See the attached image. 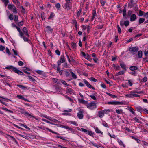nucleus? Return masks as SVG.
<instances>
[{
  "mask_svg": "<svg viewBox=\"0 0 148 148\" xmlns=\"http://www.w3.org/2000/svg\"><path fill=\"white\" fill-rule=\"evenodd\" d=\"M80 131L82 132H83L84 133H86H86H87L88 132V130H87L86 129H85L84 128H81L80 130Z\"/></svg>",
  "mask_w": 148,
  "mask_h": 148,
  "instance_id": "42",
  "label": "nucleus"
},
{
  "mask_svg": "<svg viewBox=\"0 0 148 148\" xmlns=\"http://www.w3.org/2000/svg\"><path fill=\"white\" fill-rule=\"evenodd\" d=\"M15 7V6L14 5H11L10 4H9L8 6V8L9 9L11 10H12Z\"/></svg>",
  "mask_w": 148,
  "mask_h": 148,
  "instance_id": "30",
  "label": "nucleus"
},
{
  "mask_svg": "<svg viewBox=\"0 0 148 148\" xmlns=\"http://www.w3.org/2000/svg\"><path fill=\"white\" fill-rule=\"evenodd\" d=\"M145 21V19L143 18H140L139 20V23L140 24L143 23Z\"/></svg>",
  "mask_w": 148,
  "mask_h": 148,
  "instance_id": "44",
  "label": "nucleus"
},
{
  "mask_svg": "<svg viewBox=\"0 0 148 148\" xmlns=\"http://www.w3.org/2000/svg\"><path fill=\"white\" fill-rule=\"evenodd\" d=\"M23 62L21 61H19L18 62V64L20 66H23Z\"/></svg>",
  "mask_w": 148,
  "mask_h": 148,
  "instance_id": "63",
  "label": "nucleus"
},
{
  "mask_svg": "<svg viewBox=\"0 0 148 148\" xmlns=\"http://www.w3.org/2000/svg\"><path fill=\"white\" fill-rule=\"evenodd\" d=\"M84 110L82 109H81L77 113V116L80 119H82L83 118Z\"/></svg>",
  "mask_w": 148,
  "mask_h": 148,
  "instance_id": "7",
  "label": "nucleus"
},
{
  "mask_svg": "<svg viewBox=\"0 0 148 148\" xmlns=\"http://www.w3.org/2000/svg\"><path fill=\"white\" fill-rule=\"evenodd\" d=\"M132 139H134L135 140H136L137 142V143H140L141 141L140 140L137 139V138L133 136H132Z\"/></svg>",
  "mask_w": 148,
  "mask_h": 148,
  "instance_id": "33",
  "label": "nucleus"
},
{
  "mask_svg": "<svg viewBox=\"0 0 148 148\" xmlns=\"http://www.w3.org/2000/svg\"><path fill=\"white\" fill-rule=\"evenodd\" d=\"M6 53H7L9 55H11V53L7 47H6Z\"/></svg>",
  "mask_w": 148,
  "mask_h": 148,
  "instance_id": "50",
  "label": "nucleus"
},
{
  "mask_svg": "<svg viewBox=\"0 0 148 148\" xmlns=\"http://www.w3.org/2000/svg\"><path fill=\"white\" fill-rule=\"evenodd\" d=\"M65 61L64 57L63 55L61 56L58 62V66H59L60 65L61 63H63Z\"/></svg>",
  "mask_w": 148,
  "mask_h": 148,
  "instance_id": "6",
  "label": "nucleus"
},
{
  "mask_svg": "<svg viewBox=\"0 0 148 148\" xmlns=\"http://www.w3.org/2000/svg\"><path fill=\"white\" fill-rule=\"evenodd\" d=\"M71 3H69V2H66L64 5V7L67 10H69L71 8L70 5H71Z\"/></svg>",
  "mask_w": 148,
  "mask_h": 148,
  "instance_id": "11",
  "label": "nucleus"
},
{
  "mask_svg": "<svg viewBox=\"0 0 148 148\" xmlns=\"http://www.w3.org/2000/svg\"><path fill=\"white\" fill-rule=\"evenodd\" d=\"M144 12L143 11L140 10L139 11V13L140 16H142L143 15H144Z\"/></svg>",
  "mask_w": 148,
  "mask_h": 148,
  "instance_id": "58",
  "label": "nucleus"
},
{
  "mask_svg": "<svg viewBox=\"0 0 148 148\" xmlns=\"http://www.w3.org/2000/svg\"><path fill=\"white\" fill-rule=\"evenodd\" d=\"M46 129L47 130L49 131L50 132H51V133H54V134H57V133L52 131L51 130L49 129V128H46Z\"/></svg>",
  "mask_w": 148,
  "mask_h": 148,
  "instance_id": "55",
  "label": "nucleus"
},
{
  "mask_svg": "<svg viewBox=\"0 0 148 148\" xmlns=\"http://www.w3.org/2000/svg\"><path fill=\"white\" fill-rule=\"evenodd\" d=\"M14 20L16 21V23L18 21V16L15 15L14 16Z\"/></svg>",
  "mask_w": 148,
  "mask_h": 148,
  "instance_id": "46",
  "label": "nucleus"
},
{
  "mask_svg": "<svg viewBox=\"0 0 148 148\" xmlns=\"http://www.w3.org/2000/svg\"><path fill=\"white\" fill-rule=\"evenodd\" d=\"M55 15L54 14L53 12H51L50 15V16L49 17L48 19H50L52 18Z\"/></svg>",
  "mask_w": 148,
  "mask_h": 148,
  "instance_id": "38",
  "label": "nucleus"
},
{
  "mask_svg": "<svg viewBox=\"0 0 148 148\" xmlns=\"http://www.w3.org/2000/svg\"><path fill=\"white\" fill-rule=\"evenodd\" d=\"M126 9L125 8L123 11V15L124 17L126 15Z\"/></svg>",
  "mask_w": 148,
  "mask_h": 148,
  "instance_id": "37",
  "label": "nucleus"
},
{
  "mask_svg": "<svg viewBox=\"0 0 148 148\" xmlns=\"http://www.w3.org/2000/svg\"><path fill=\"white\" fill-rule=\"evenodd\" d=\"M123 104V103L121 102L115 101V105H122Z\"/></svg>",
  "mask_w": 148,
  "mask_h": 148,
  "instance_id": "60",
  "label": "nucleus"
},
{
  "mask_svg": "<svg viewBox=\"0 0 148 148\" xmlns=\"http://www.w3.org/2000/svg\"><path fill=\"white\" fill-rule=\"evenodd\" d=\"M11 10L12 11V12L14 13H17L16 8L15 7Z\"/></svg>",
  "mask_w": 148,
  "mask_h": 148,
  "instance_id": "62",
  "label": "nucleus"
},
{
  "mask_svg": "<svg viewBox=\"0 0 148 148\" xmlns=\"http://www.w3.org/2000/svg\"><path fill=\"white\" fill-rule=\"evenodd\" d=\"M147 77L146 76H145V77L142 80V81L141 82H142V81H143V82H145L147 81Z\"/></svg>",
  "mask_w": 148,
  "mask_h": 148,
  "instance_id": "51",
  "label": "nucleus"
},
{
  "mask_svg": "<svg viewBox=\"0 0 148 148\" xmlns=\"http://www.w3.org/2000/svg\"><path fill=\"white\" fill-rule=\"evenodd\" d=\"M36 73L39 74H43L44 73V72L43 71L40 70H38L36 71Z\"/></svg>",
  "mask_w": 148,
  "mask_h": 148,
  "instance_id": "48",
  "label": "nucleus"
},
{
  "mask_svg": "<svg viewBox=\"0 0 148 148\" xmlns=\"http://www.w3.org/2000/svg\"><path fill=\"white\" fill-rule=\"evenodd\" d=\"M53 88L55 89L56 92H57L59 93L60 92V90H61V88L60 87L54 86Z\"/></svg>",
  "mask_w": 148,
  "mask_h": 148,
  "instance_id": "16",
  "label": "nucleus"
},
{
  "mask_svg": "<svg viewBox=\"0 0 148 148\" xmlns=\"http://www.w3.org/2000/svg\"><path fill=\"white\" fill-rule=\"evenodd\" d=\"M70 73H71V74H74V73H73L71 71V69H69L67 70V73L68 74H69Z\"/></svg>",
  "mask_w": 148,
  "mask_h": 148,
  "instance_id": "59",
  "label": "nucleus"
},
{
  "mask_svg": "<svg viewBox=\"0 0 148 148\" xmlns=\"http://www.w3.org/2000/svg\"><path fill=\"white\" fill-rule=\"evenodd\" d=\"M108 104H111L115 105V101H109L107 103Z\"/></svg>",
  "mask_w": 148,
  "mask_h": 148,
  "instance_id": "53",
  "label": "nucleus"
},
{
  "mask_svg": "<svg viewBox=\"0 0 148 148\" xmlns=\"http://www.w3.org/2000/svg\"><path fill=\"white\" fill-rule=\"evenodd\" d=\"M16 28L17 29V30L19 32L20 36L23 33L22 31L18 27H16Z\"/></svg>",
  "mask_w": 148,
  "mask_h": 148,
  "instance_id": "41",
  "label": "nucleus"
},
{
  "mask_svg": "<svg viewBox=\"0 0 148 148\" xmlns=\"http://www.w3.org/2000/svg\"><path fill=\"white\" fill-rule=\"evenodd\" d=\"M98 116L100 118H102L104 115V113L102 110H101L98 112Z\"/></svg>",
  "mask_w": 148,
  "mask_h": 148,
  "instance_id": "15",
  "label": "nucleus"
},
{
  "mask_svg": "<svg viewBox=\"0 0 148 148\" xmlns=\"http://www.w3.org/2000/svg\"><path fill=\"white\" fill-rule=\"evenodd\" d=\"M29 79H30L32 81L34 82L35 81V79H34L32 77L30 76H28Z\"/></svg>",
  "mask_w": 148,
  "mask_h": 148,
  "instance_id": "52",
  "label": "nucleus"
},
{
  "mask_svg": "<svg viewBox=\"0 0 148 148\" xmlns=\"http://www.w3.org/2000/svg\"><path fill=\"white\" fill-rule=\"evenodd\" d=\"M12 1L17 6H19L20 5V4L18 0H12Z\"/></svg>",
  "mask_w": 148,
  "mask_h": 148,
  "instance_id": "23",
  "label": "nucleus"
},
{
  "mask_svg": "<svg viewBox=\"0 0 148 148\" xmlns=\"http://www.w3.org/2000/svg\"><path fill=\"white\" fill-rule=\"evenodd\" d=\"M103 88L106 89V86L104 83H101L100 85Z\"/></svg>",
  "mask_w": 148,
  "mask_h": 148,
  "instance_id": "64",
  "label": "nucleus"
},
{
  "mask_svg": "<svg viewBox=\"0 0 148 148\" xmlns=\"http://www.w3.org/2000/svg\"><path fill=\"white\" fill-rule=\"evenodd\" d=\"M136 19V15L134 14H132L130 16V21L131 22L134 21H135Z\"/></svg>",
  "mask_w": 148,
  "mask_h": 148,
  "instance_id": "13",
  "label": "nucleus"
},
{
  "mask_svg": "<svg viewBox=\"0 0 148 148\" xmlns=\"http://www.w3.org/2000/svg\"><path fill=\"white\" fill-rule=\"evenodd\" d=\"M45 31L48 33H52L53 31V29L51 28V26H47L45 28Z\"/></svg>",
  "mask_w": 148,
  "mask_h": 148,
  "instance_id": "10",
  "label": "nucleus"
},
{
  "mask_svg": "<svg viewBox=\"0 0 148 148\" xmlns=\"http://www.w3.org/2000/svg\"><path fill=\"white\" fill-rule=\"evenodd\" d=\"M73 90L70 88H69L68 89H67L66 90V92L67 93H68L70 94H71L72 93H73Z\"/></svg>",
  "mask_w": 148,
  "mask_h": 148,
  "instance_id": "22",
  "label": "nucleus"
},
{
  "mask_svg": "<svg viewBox=\"0 0 148 148\" xmlns=\"http://www.w3.org/2000/svg\"><path fill=\"white\" fill-rule=\"evenodd\" d=\"M60 82L62 84H63L64 85H66V86H69V85L67 83H66V82L64 80H60Z\"/></svg>",
  "mask_w": 148,
  "mask_h": 148,
  "instance_id": "45",
  "label": "nucleus"
},
{
  "mask_svg": "<svg viewBox=\"0 0 148 148\" xmlns=\"http://www.w3.org/2000/svg\"><path fill=\"white\" fill-rule=\"evenodd\" d=\"M22 31L23 32V33L24 34H25L27 37H29V36L28 32V30L25 27H24L23 28Z\"/></svg>",
  "mask_w": 148,
  "mask_h": 148,
  "instance_id": "12",
  "label": "nucleus"
},
{
  "mask_svg": "<svg viewBox=\"0 0 148 148\" xmlns=\"http://www.w3.org/2000/svg\"><path fill=\"white\" fill-rule=\"evenodd\" d=\"M126 96L129 98H133L132 94V91L130 92V94L126 95Z\"/></svg>",
  "mask_w": 148,
  "mask_h": 148,
  "instance_id": "47",
  "label": "nucleus"
},
{
  "mask_svg": "<svg viewBox=\"0 0 148 148\" xmlns=\"http://www.w3.org/2000/svg\"><path fill=\"white\" fill-rule=\"evenodd\" d=\"M3 2H4L5 4V6H6L7 4L9 3V1L8 0H2Z\"/></svg>",
  "mask_w": 148,
  "mask_h": 148,
  "instance_id": "61",
  "label": "nucleus"
},
{
  "mask_svg": "<svg viewBox=\"0 0 148 148\" xmlns=\"http://www.w3.org/2000/svg\"><path fill=\"white\" fill-rule=\"evenodd\" d=\"M18 108L21 110V111H20L19 112H21V114H24L26 116H29L31 118H34L36 120H38V119L37 118L35 117L34 116L32 115V114L31 113H29L27 112L25 110H24V109H23L21 107H18Z\"/></svg>",
  "mask_w": 148,
  "mask_h": 148,
  "instance_id": "1",
  "label": "nucleus"
},
{
  "mask_svg": "<svg viewBox=\"0 0 148 148\" xmlns=\"http://www.w3.org/2000/svg\"><path fill=\"white\" fill-rule=\"evenodd\" d=\"M116 113L118 114H120L123 112V110L122 109L119 110L116 109Z\"/></svg>",
  "mask_w": 148,
  "mask_h": 148,
  "instance_id": "40",
  "label": "nucleus"
},
{
  "mask_svg": "<svg viewBox=\"0 0 148 148\" xmlns=\"http://www.w3.org/2000/svg\"><path fill=\"white\" fill-rule=\"evenodd\" d=\"M12 51H13L15 55L16 56L18 55L19 56V55H18V52L16 50L14 49H13Z\"/></svg>",
  "mask_w": 148,
  "mask_h": 148,
  "instance_id": "57",
  "label": "nucleus"
},
{
  "mask_svg": "<svg viewBox=\"0 0 148 148\" xmlns=\"http://www.w3.org/2000/svg\"><path fill=\"white\" fill-rule=\"evenodd\" d=\"M86 59H87L88 60H89V61H91L92 60V59L91 58V56H90L89 54H86V57L85 58Z\"/></svg>",
  "mask_w": 148,
  "mask_h": 148,
  "instance_id": "26",
  "label": "nucleus"
},
{
  "mask_svg": "<svg viewBox=\"0 0 148 148\" xmlns=\"http://www.w3.org/2000/svg\"><path fill=\"white\" fill-rule=\"evenodd\" d=\"M136 109L137 111L140 112H141L143 111V108L139 106L136 107Z\"/></svg>",
  "mask_w": 148,
  "mask_h": 148,
  "instance_id": "20",
  "label": "nucleus"
},
{
  "mask_svg": "<svg viewBox=\"0 0 148 148\" xmlns=\"http://www.w3.org/2000/svg\"><path fill=\"white\" fill-rule=\"evenodd\" d=\"M134 0H131L130 3H128V5L130 8H132L134 5Z\"/></svg>",
  "mask_w": 148,
  "mask_h": 148,
  "instance_id": "19",
  "label": "nucleus"
},
{
  "mask_svg": "<svg viewBox=\"0 0 148 148\" xmlns=\"http://www.w3.org/2000/svg\"><path fill=\"white\" fill-rule=\"evenodd\" d=\"M138 48L136 47H130L129 48V51L131 53H134L138 51Z\"/></svg>",
  "mask_w": 148,
  "mask_h": 148,
  "instance_id": "9",
  "label": "nucleus"
},
{
  "mask_svg": "<svg viewBox=\"0 0 148 148\" xmlns=\"http://www.w3.org/2000/svg\"><path fill=\"white\" fill-rule=\"evenodd\" d=\"M78 100L79 102L83 104H86L88 103V101H85L83 99H78Z\"/></svg>",
  "mask_w": 148,
  "mask_h": 148,
  "instance_id": "18",
  "label": "nucleus"
},
{
  "mask_svg": "<svg viewBox=\"0 0 148 148\" xmlns=\"http://www.w3.org/2000/svg\"><path fill=\"white\" fill-rule=\"evenodd\" d=\"M83 81L84 83L88 87L92 89L93 90H95V88L92 87L87 81L85 79H84Z\"/></svg>",
  "mask_w": 148,
  "mask_h": 148,
  "instance_id": "8",
  "label": "nucleus"
},
{
  "mask_svg": "<svg viewBox=\"0 0 148 148\" xmlns=\"http://www.w3.org/2000/svg\"><path fill=\"white\" fill-rule=\"evenodd\" d=\"M20 37L23 38L24 41L25 42L28 41L29 40L27 37H26L24 35V34L23 33L20 36Z\"/></svg>",
  "mask_w": 148,
  "mask_h": 148,
  "instance_id": "17",
  "label": "nucleus"
},
{
  "mask_svg": "<svg viewBox=\"0 0 148 148\" xmlns=\"http://www.w3.org/2000/svg\"><path fill=\"white\" fill-rule=\"evenodd\" d=\"M87 107L90 109L92 110L97 108V105L95 103V102H92L87 105Z\"/></svg>",
  "mask_w": 148,
  "mask_h": 148,
  "instance_id": "3",
  "label": "nucleus"
},
{
  "mask_svg": "<svg viewBox=\"0 0 148 148\" xmlns=\"http://www.w3.org/2000/svg\"><path fill=\"white\" fill-rule=\"evenodd\" d=\"M136 92H132V94L133 98L134 97H140V95L136 94Z\"/></svg>",
  "mask_w": 148,
  "mask_h": 148,
  "instance_id": "29",
  "label": "nucleus"
},
{
  "mask_svg": "<svg viewBox=\"0 0 148 148\" xmlns=\"http://www.w3.org/2000/svg\"><path fill=\"white\" fill-rule=\"evenodd\" d=\"M53 82L58 84H60V80L55 78H53L52 79Z\"/></svg>",
  "mask_w": 148,
  "mask_h": 148,
  "instance_id": "25",
  "label": "nucleus"
},
{
  "mask_svg": "<svg viewBox=\"0 0 148 148\" xmlns=\"http://www.w3.org/2000/svg\"><path fill=\"white\" fill-rule=\"evenodd\" d=\"M64 128L69 130L70 131L72 132H74L75 131L74 130L71 128L69 127L68 126L65 127Z\"/></svg>",
  "mask_w": 148,
  "mask_h": 148,
  "instance_id": "32",
  "label": "nucleus"
},
{
  "mask_svg": "<svg viewBox=\"0 0 148 148\" xmlns=\"http://www.w3.org/2000/svg\"><path fill=\"white\" fill-rule=\"evenodd\" d=\"M103 27V25L102 24H99L97 25V28L98 29H100L102 28Z\"/></svg>",
  "mask_w": 148,
  "mask_h": 148,
  "instance_id": "43",
  "label": "nucleus"
},
{
  "mask_svg": "<svg viewBox=\"0 0 148 148\" xmlns=\"http://www.w3.org/2000/svg\"><path fill=\"white\" fill-rule=\"evenodd\" d=\"M69 123H70L71 124H73L75 125V126H77L78 125L76 123V122L73 121H70L69 122Z\"/></svg>",
  "mask_w": 148,
  "mask_h": 148,
  "instance_id": "39",
  "label": "nucleus"
},
{
  "mask_svg": "<svg viewBox=\"0 0 148 148\" xmlns=\"http://www.w3.org/2000/svg\"><path fill=\"white\" fill-rule=\"evenodd\" d=\"M23 70L24 72L25 73H27V74H30V73L28 72L30 71V69H29L27 68L26 67H25L23 68Z\"/></svg>",
  "mask_w": 148,
  "mask_h": 148,
  "instance_id": "14",
  "label": "nucleus"
},
{
  "mask_svg": "<svg viewBox=\"0 0 148 148\" xmlns=\"http://www.w3.org/2000/svg\"><path fill=\"white\" fill-rule=\"evenodd\" d=\"M16 97L18 98H19L20 99H22L23 100V99H24V97L21 95H17Z\"/></svg>",
  "mask_w": 148,
  "mask_h": 148,
  "instance_id": "49",
  "label": "nucleus"
},
{
  "mask_svg": "<svg viewBox=\"0 0 148 148\" xmlns=\"http://www.w3.org/2000/svg\"><path fill=\"white\" fill-rule=\"evenodd\" d=\"M130 69L132 71H133L138 69V67L136 66H132L130 67Z\"/></svg>",
  "mask_w": 148,
  "mask_h": 148,
  "instance_id": "21",
  "label": "nucleus"
},
{
  "mask_svg": "<svg viewBox=\"0 0 148 148\" xmlns=\"http://www.w3.org/2000/svg\"><path fill=\"white\" fill-rule=\"evenodd\" d=\"M106 94L107 95H108L109 96L111 97L112 98H116V95H112V94H110L109 93H108V92L106 93Z\"/></svg>",
  "mask_w": 148,
  "mask_h": 148,
  "instance_id": "36",
  "label": "nucleus"
},
{
  "mask_svg": "<svg viewBox=\"0 0 148 148\" xmlns=\"http://www.w3.org/2000/svg\"><path fill=\"white\" fill-rule=\"evenodd\" d=\"M94 133L92 131H89L88 130V132L86 133V134H88L90 136L93 137V135L94 134Z\"/></svg>",
  "mask_w": 148,
  "mask_h": 148,
  "instance_id": "27",
  "label": "nucleus"
},
{
  "mask_svg": "<svg viewBox=\"0 0 148 148\" xmlns=\"http://www.w3.org/2000/svg\"><path fill=\"white\" fill-rule=\"evenodd\" d=\"M121 66L123 69V70L118 72L119 74H124L125 72L126 71V67L125 64L123 63H121L120 64Z\"/></svg>",
  "mask_w": 148,
  "mask_h": 148,
  "instance_id": "4",
  "label": "nucleus"
},
{
  "mask_svg": "<svg viewBox=\"0 0 148 148\" xmlns=\"http://www.w3.org/2000/svg\"><path fill=\"white\" fill-rule=\"evenodd\" d=\"M130 22L128 21H124L123 19H122L120 22V25L121 26H123L124 25L126 27L129 25Z\"/></svg>",
  "mask_w": 148,
  "mask_h": 148,
  "instance_id": "5",
  "label": "nucleus"
},
{
  "mask_svg": "<svg viewBox=\"0 0 148 148\" xmlns=\"http://www.w3.org/2000/svg\"><path fill=\"white\" fill-rule=\"evenodd\" d=\"M132 11L129 10L128 11L127 15L129 16H130L132 14Z\"/></svg>",
  "mask_w": 148,
  "mask_h": 148,
  "instance_id": "56",
  "label": "nucleus"
},
{
  "mask_svg": "<svg viewBox=\"0 0 148 148\" xmlns=\"http://www.w3.org/2000/svg\"><path fill=\"white\" fill-rule=\"evenodd\" d=\"M103 111L104 114H108L109 112H110V110L109 109H105L103 110Z\"/></svg>",
  "mask_w": 148,
  "mask_h": 148,
  "instance_id": "35",
  "label": "nucleus"
},
{
  "mask_svg": "<svg viewBox=\"0 0 148 148\" xmlns=\"http://www.w3.org/2000/svg\"><path fill=\"white\" fill-rule=\"evenodd\" d=\"M17 86L23 90H25L27 89L26 87L25 86H24L22 85L18 84L17 85Z\"/></svg>",
  "mask_w": 148,
  "mask_h": 148,
  "instance_id": "24",
  "label": "nucleus"
},
{
  "mask_svg": "<svg viewBox=\"0 0 148 148\" xmlns=\"http://www.w3.org/2000/svg\"><path fill=\"white\" fill-rule=\"evenodd\" d=\"M118 142L120 145L123 146L124 147H125V145L123 143V142L121 140H118Z\"/></svg>",
  "mask_w": 148,
  "mask_h": 148,
  "instance_id": "34",
  "label": "nucleus"
},
{
  "mask_svg": "<svg viewBox=\"0 0 148 148\" xmlns=\"http://www.w3.org/2000/svg\"><path fill=\"white\" fill-rule=\"evenodd\" d=\"M138 57L139 58H140L142 57V55H143V53L142 51H139L138 52Z\"/></svg>",
  "mask_w": 148,
  "mask_h": 148,
  "instance_id": "28",
  "label": "nucleus"
},
{
  "mask_svg": "<svg viewBox=\"0 0 148 148\" xmlns=\"http://www.w3.org/2000/svg\"><path fill=\"white\" fill-rule=\"evenodd\" d=\"M5 69H7L11 70L13 71H14L15 73L18 74L19 73L21 74L22 72V71L18 70L17 68L15 67L12 66H8L6 67Z\"/></svg>",
  "mask_w": 148,
  "mask_h": 148,
  "instance_id": "2",
  "label": "nucleus"
},
{
  "mask_svg": "<svg viewBox=\"0 0 148 148\" xmlns=\"http://www.w3.org/2000/svg\"><path fill=\"white\" fill-rule=\"evenodd\" d=\"M5 49V47L2 45H0V51H3Z\"/></svg>",
  "mask_w": 148,
  "mask_h": 148,
  "instance_id": "54",
  "label": "nucleus"
},
{
  "mask_svg": "<svg viewBox=\"0 0 148 148\" xmlns=\"http://www.w3.org/2000/svg\"><path fill=\"white\" fill-rule=\"evenodd\" d=\"M95 130L96 133H101V134H102L103 132L99 130L98 127H96Z\"/></svg>",
  "mask_w": 148,
  "mask_h": 148,
  "instance_id": "31",
  "label": "nucleus"
}]
</instances>
